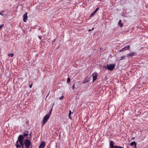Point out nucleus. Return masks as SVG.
Instances as JSON below:
<instances>
[{
    "mask_svg": "<svg viewBox=\"0 0 148 148\" xmlns=\"http://www.w3.org/2000/svg\"><path fill=\"white\" fill-rule=\"evenodd\" d=\"M71 110H70L69 111V117L70 119H72V118L71 117Z\"/></svg>",
    "mask_w": 148,
    "mask_h": 148,
    "instance_id": "obj_14",
    "label": "nucleus"
},
{
    "mask_svg": "<svg viewBox=\"0 0 148 148\" xmlns=\"http://www.w3.org/2000/svg\"><path fill=\"white\" fill-rule=\"evenodd\" d=\"M119 148H124L123 147L120 146V147H119Z\"/></svg>",
    "mask_w": 148,
    "mask_h": 148,
    "instance_id": "obj_28",
    "label": "nucleus"
},
{
    "mask_svg": "<svg viewBox=\"0 0 148 148\" xmlns=\"http://www.w3.org/2000/svg\"><path fill=\"white\" fill-rule=\"evenodd\" d=\"M38 37L40 39H41L42 38V37L40 36H38Z\"/></svg>",
    "mask_w": 148,
    "mask_h": 148,
    "instance_id": "obj_26",
    "label": "nucleus"
},
{
    "mask_svg": "<svg viewBox=\"0 0 148 148\" xmlns=\"http://www.w3.org/2000/svg\"><path fill=\"white\" fill-rule=\"evenodd\" d=\"M99 8H96V9L93 12L91 13L90 15V17L92 16H93L98 11V10L99 9Z\"/></svg>",
    "mask_w": 148,
    "mask_h": 148,
    "instance_id": "obj_9",
    "label": "nucleus"
},
{
    "mask_svg": "<svg viewBox=\"0 0 148 148\" xmlns=\"http://www.w3.org/2000/svg\"><path fill=\"white\" fill-rule=\"evenodd\" d=\"M135 53L134 52H131L130 53L127 54V56L128 57H132L134 56Z\"/></svg>",
    "mask_w": 148,
    "mask_h": 148,
    "instance_id": "obj_11",
    "label": "nucleus"
},
{
    "mask_svg": "<svg viewBox=\"0 0 148 148\" xmlns=\"http://www.w3.org/2000/svg\"><path fill=\"white\" fill-rule=\"evenodd\" d=\"M45 146V142H42L40 144L39 148H43Z\"/></svg>",
    "mask_w": 148,
    "mask_h": 148,
    "instance_id": "obj_8",
    "label": "nucleus"
},
{
    "mask_svg": "<svg viewBox=\"0 0 148 148\" xmlns=\"http://www.w3.org/2000/svg\"><path fill=\"white\" fill-rule=\"evenodd\" d=\"M115 67V65L114 64H107L106 66H104V67L106 68L107 67L106 69L108 70L111 71H112L114 68Z\"/></svg>",
    "mask_w": 148,
    "mask_h": 148,
    "instance_id": "obj_3",
    "label": "nucleus"
},
{
    "mask_svg": "<svg viewBox=\"0 0 148 148\" xmlns=\"http://www.w3.org/2000/svg\"><path fill=\"white\" fill-rule=\"evenodd\" d=\"M32 143L31 141L28 139H26L23 143V146L21 145V147L22 148H32V146L31 145Z\"/></svg>",
    "mask_w": 148,
    "mask_h": 148,
    "instance_id": "obj_2",
    "label": "nucleus"
},
{
    "mask_svg": "<svg viewBox=\"0 0 148 148\" xmlns=\"http://www.w3.org/2000/svg\"><path fill=\"white\" fill-rule=\"evenodd\" d=\"M27 13L26 12L23 15V21L25 22H27Z\"/></svg>",
    "mask_w": 148,
    "mask_h": 148,
    "instance_id": "obj_7",
    "label": "nucleus"
},
{
    "mask_svg": "<svg viewBox=\"0 0 148 148\" xmlns=\"http://www.w3.org/2000/svg\"><path fill=\"white\" fill-rule=\"evenodd\" d=\"M125 56H123L121 57L120 59V60H123V59H125Z\"/></svg>",
    "mask_w": 148,
    "mask_h": 148,
    "instance_id": "obj_16",
    "label": "nucleus"
},
{
    "mask_svg": "<svg viewBox=\"0 0 148 148\" xmlns=\"http://www.w3.org/2000/svg\"><path fill=\"white\" fill-rule=\"evenodd\" d=\"M50 116L49 115H47L46 114L45 116L44 117L43 119L42 122V126H43L47 122Z\"/></svg>",
    "mask_w": 148,
    "mask_h": 148,
    "instance_id": "obj_4",
    "label": "nucleus"
},
{
    "mask_svg": "<svg viewBox=\"0 0 148 148\" xmlns=\"http://www.w3.org/2000/svg\"><path fill=\"white\" fill-rule=\"evenodd\" d=\"M70 82V78L68 77L67 79V83H69Z\"/></svg>",
    "mask_w": 148,
    "mask_h": 148,
    "instance_id": "obj_18",
    "label": "nucleus"
},
{
    "mask_svg": "<svg viewBox=\"0 0 148 148\" xmlns=\"http://www.w3.org/2000/svg\"><path fill=\"white\" fill-rule=\"evenodd\" d=\"M28 135V133H26V134L25 133V134H23V136H27Z\"/></svg>",
    "mask_w": 148,
    "mask_h": 148,
    "instance_id": "obj_19",
    "label": "nucleus"
},
{
    "mask_svg": "<svg viewBox=\"0 0 148 148\" xmlns=\"http://www.w3.org/2000/svg\"><path fill=\"white\" fill-rule=\"evenodd\" d=\"M130 45H128V46H126L123 48H122L123 51H125V50H128L130 48Z\"/></svg>",
    "mask_w": 148,
    "mask_h": 148,
    "instance_id": "obj_10",
    "label": "nucleus"
},
{
    "mask_svg": "<svg viewBox=\"0 0 148 148\" xmlns=\"http://www.w3.org/2000/svg\"><path fill=\"white\" fill-rule=\"evenodd\" d=\"M134 145V146H135V145H137L136 143V142H135V141H133V142H132L131 143L130 145L131 146H132Z\"/></svg>",
    "mask_w": 148,
    "mask_h": 148,
    "instance_id": "obj_13",
    "label": "nucleus"
},
{
    "mask_svg": "<svg viewBox=\"0 0 148 148\" xmlns=\"http://www.w3.org/2000/svg\"><path fill=\"white\" fill-rule=\"evenodd\" d=\"M63 97H64L63 96H62L61 97H60L59 99L60 100L62 99H63Z\"/></svg>",
    "mask_w": 148,
    "mask_h": 148,
    "instance_id": "obj_21",
    "label": "nucleus"
},
{
    "mask_svg": "<svg viewBox=\"0 0 148 148\" xmlns=\"http://www.w3.org/2000/svg\"><path fill=\"white\" fill-rule=\"evenodd\" d=\"M94 29V27H92V29H89L88 30V32H90V31H91L92 30H93Z\"/></svg>",
    "mask_w": 148,
    "mask_h": 148,
    "instance_id": "obj_20",
    "label": "nucleus"
},
{
    "mask_svg": "<svg viewBox=\"0 0 148 148\" xmlns=\"http://www.w3.org/2000/svg\"><path fill=\"white\" fill-rule=\"evenodd\" d=\"M75 84H74V85H73V87H72L73 89H74L75 88Z\"/></svg>",
    "mask_w": 148,
    "mask_h": 148,
    "instance_id": "obj_24",
    "label": "nucleus"
},
{
    "mask_svg": "<svg viewBox=\"0 0 148 148\" xmlns=\"http://www.w3.org/2000/svg\"><path fill=\"white\" fill-rule=\"evenodd\" d=\"M110 147L109 148H119L120 147L119 145H114L113 141L112 140H110Z\"/></svg>",
    "mask_w": 148,
    "mask_h": 148,
    "instance_id": "obj_5",
    "label": "nucleus"
},
{
    "mask_svg": "<svg viewBox=\"0 0 148 148\" xmlns=\"http://www.w3.org/2000/svg\"><path fill=\"white\" fill-rule=\"evenodd\" d=\"M135 137H133V138H132V139H133V140H134V139H135Z\"/></svg>",
    "mask_w": 148,
    "mask_h": 148,
    "instance_id": "obj_30",
    "label": "nucleus"
},
{
    "mask_svg": "<svg viewBox=\"0 0 148 148\" xmlns=\"http://www.w3.org/2000/svg\"><path fill=\"white\" fill-rule=\"evenodd\" d=\"M24 137L23 135H20L18 138V139L16 143V146L17 148H21V145L23 146V142Z\"/></svg>",
    "mask_w": 148,
    "mask_h": 148,
    "instance_id": "obj_1",
    "label": "nucleus"
},
{
    "mask_svg": "<svg viewBox=\"0 0 148 148\" xmlns=\"http://www.w3.org/2000/svg\"><path fill=\"white\" fill-rule=\"evenodd\" d=\"M14 54L13 53H9L8 55V56H10L11 57H12L14 56Z\"/></svg>",
    "mask_w": 148,
    "mask_h": 148,
    "instance_id": "obj_17",
    "label": "nucleus"
},
{
    "mask_svg": "<svg viewBox=\"0 0 148 148\" xmlns=\"http://www.w3.org/2000/svg\"><path fill=\"white\" fill-rule=\"evenodd\" d=\"M121 20H120L119 21V22L118 24H119V26L120 27H122L123 26V24L122 23H121Z\"/></svg>",
    "mask_w": 148,
    "mask_h": 148,
    "instance_id": "obj_12",
    "label": "nucleus"
},
{
    "mask_svg": "<svg viewBox=\"0 0 148 148\" xmlns=\"http://www.w3.org/2000/svg\"><path fill=\"white\" fill-rule=\"evenodd\" d=\"M122 51H124L122 48L121 50H120L119 51V52H122Z\"/></svg>",
    "mask_w": 148,
    "mask_h": 148,
    "instance_id": "obj_25",
    "label": "nucleus"
},
{
    "mask_svg": "<svg viewBox=\"0 0 148 148\" xmlns=\"http://www.w3.org/2000/svg\"><path fill=\"white\" fill-rule=\"evenodd\" d=\"M55 40H56V39H55L53 40V42H54V41H55Z\"/></svg>",
    "mask_w": 148,
    "mask_h": 148,
    "instance_id": "obj_31",
    "label": "nucleus"
},
{
    "mask_svg": "<svg viewBox=\"0 0 148 148\" xmlns=\"http://www.w3.org/2000/svg\"><path fill=\"white\" fill-rule=\"evenodd\" d=\"M32 84H33L32 83L31 84L29 85V88H31L32 87Z\"/></svg>",
    "mask_w": 148,
    "mask_h": 148,
    "instance_id": "obj_23",
    "label": "nucleus"
},
{
    "mask_svg": "<svg viewBox=\"0 0 148 148\" xmlns=\"http://www.w3.org/2000/svg\"><path fill=\"white\" fill-rule=\"evenodd\" d=\"M98 73L96 72H94L92 74V77L93 78V82L95 81L97 79Z\"/></svg>",
    "mask_w": 148,
    "mask_h": 148,
    "instance_id": "obj_6",
    "label": "nucleus"
},
{
    "mask_svg": "<svg viewBox=\"0 0 148 148\" xmlns=\"http://www.w3.org/2000/svg\"><path fill=\"white\" fill-rule=\"evenodd\" d=\"M0 15H2V16H3V14L1 12H0Z\"/></svg>",
    "mask_w": 148,
    "mask_h": 148,
    "instance_id": "obj_27",
    "label": "nucleus"
},
{
    "mask_svg": "<svg viewBox=\"0 0 148 148\" xmlns=\"http://www.w3.org/2000/svg\"><path fill=\"white\" fill-rule=\"evenodd\" d=\"M52 108H51V110H50V111H49V113L48 114H47V115H49V116H50V115H51V113H52Z\"/></svg>",
    "mask_w": 148,
    "mask_h": 148,
    "instance_id": "obj_15",
    "label": "nucleus"
},
{
    "mask_svg": "<svg viewBox=\"0 0 148 148\" xmlns=\"http://www.w3.org/2000/svg\"><path fill=\"white\" fill-rule=\"evenodd\" d=\"M3 26V24L1 25H0V30L1 29V28Z\"/></svg>",
    "mask_w": 148,
    "mask_h": 148,
    "instance_id": "obj_22",
    "label": "nucleus"
},
{
    "mask_svg": "<svg viewBox=\"0 0 148 148\" xmlns=\"http://www.w3.org/2000/svg\"><path fill=\"white\" fill-rule=\"evenodd\" d=\"M49 93H48V95H47V97L48 96V95H49Z\"/></svg>",
    "mask_w": 148,
    "mask_h": 148,
    "instance_id": "obj_32",
    "label": "nucleus"
},
{
    "mask_svg": "<svg viewBox=\"0 0 148 148\" xmlns=\"http://www.w3.org/2000/svg\"><path fill=\"white\" fill-rule=\"evenodd\" d=\"M134 148H136V145H135Z\"/></svg>",
    "mask_w": 148,
    "mask_h": 148,
    "instance_id": "obj_29",
    "label": "nucleus"
}]
</instances>
